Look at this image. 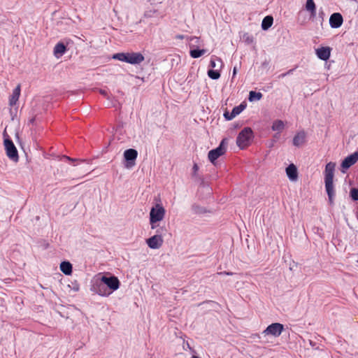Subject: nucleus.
Segmentation results:
<instances>
[{"instance_id": "obj_1", "label": "nucleus", "mask_w": 358, "mask_h": 358, "mask_svg": "<svg viewBox=\"0 0 358 358\" xmlns=\"http://www.w3.org/2000/svg\"><path fill=\"white\" fill-rule=\"evenodd\" d=\"M336 164L334 162H329L327 164L324 170V184L325 189L328 195L329 202L330 204L334 203L335 196V190L334 185V177Z\"/></svg>"}, {"instance_id": "obj_2", "label": "nucleus", "mask_w": 358, "mask_h": 358, "mask_svg": "<svg viewBox=\"0 0 358 358\" xmlns=\"http://www.w3.org/2000/svg\"><path fill=\"white\" fill-rule=\"evenodd\" d=\"M113 59L124 62L131 64H139L144 61V56L141 52H119L112 56Z\"/></svg>"}, {"instance_id": "obj_3", "label": "nucleus", "mask_w": 358, "mask_h": 358, "mask_svg": "<svg viewBox=\"0 0 358 358\" xmlns=\"http://www.w3.org/2000/svg\"><path fill=\"white\" fill-rule=\"evenodd\" d=\"M252 138V130L250 127H245L238 134L236 144L241 149H245L250 144Z\"/></svg>"}, {"instance_id": "obj_4", "label": "nucleus", "mask_w": 358, "mask_h": 358, "mask_svg": "<svg viewBox=\"0 0 358 358\" xmlns=\"http://www.w3.org/2000/svg\"><path fill=\"white\" fill-rule=\"evenodd\" d=\"M164 215L165 210L162 206L157 204L155 207L152 208L150 213V222L152 229L155 228V223L164 219Z\"/></svg>"}, {"instance_id": "obj_5", "label": "nucleus", "mask_w": 358, "mask_h": 358, "mask_svg": "<svg viewBox=\"0 0 358 358\" xmlns=\"http://www.w3.org/2000/svg\"><path fill=\"white\" fill-rule=\"evenodd\" d=\"M227 144V140L224 138L217 148L209 151L208 157L210 162L215 164L216 159L226 152Z\"/></svg>"}, {"instance_id": "obj_6", "label": "nucleus", "mask_w": 358, "mask_h": 358, "mask_svg": "<svg viewBox=\"0 0 358 358\" xmlns=\"http://www.w3.org/2000/svg\"><path fill=\"white\" fill-rule=\"evenodd\" d=\"M284 330L283 324L280 323H273L268 325L265 330L263 331L262 334L265 336H273L274 337H278Z\"/></svg>"}, {"instance_id": "obj_7", "label": "nucleus", "mask_w": 358, "mask_h": 358, "mask_svg": "<svg viewBox=\"0 0 358 358\" xmlns=\"http://www.w3.org/2000/svg\"><path fill=\"white\" fill-rule=\"evenodd\" d=\"M4 146L7 156L13 161L18 160L17 150L10 139L6 138L4 140Z\"/></svg>"}, {"instance_id": "obj_8", "label": "nucleus", "mask_w": 358, "mask_h": 358, "mask_svg": "<svg viewBox=\"0 0 358 358\" xmlns=\"http://www.w3.org/2000/svg\"><path fill=\"white\" fill-rule=\"evenodd\" d=\"M101 282L106 285L111 291L117 290L120 287V281L115 276L106 277L103 275Z\"/></svg>"}, {"instance_id": "obj_9", "label": "nucleus", "mask_w": 358, "mask_h": 358, "mask_svg": "<svg viewBox=\"0 0 358 358\" xmlns=\"http://www.w3.org/2000/svg\"><path fill=\"white\" fill-rule=\"evenodd\" d=\"M163 243L164 239L161 235H155L146 240V243L151 249H159Z\"/></svg>"}, {"instance_id": "obj_10", "label": "nucleus", "mask_w": 358, "mask_h": 358, "mask_svg": "<svg viewBox=\"0 0 358 358\" xmlns=\"http://www.w3.org/2000/svg\"><path fill=\"white\" fill-rule=\"evenodd\" d=\"M358 161V152H355L353 154L348 156L344 159L341 164V167L343 169H348L354 165Z\"/></svg>"}, {"instance_id": "obj_11", "label": "nucleus", "mask_w": 358, "mask_h": 358, "mask_svg": "<svg viewBox=\"0 0 358 358\" xmlns=\"http://www.w3.org/2000/svg\"><path fill=\"white\" fill-rule=\"evenodd\" d=\"M343 22V18L341 13H334L329 18V24L332 28L340 27Z\"/></svg>"}, {"instance_id": "obj_12", "label": "nucleus", "mask_w": 358, "mask_h": 358, "mask_svg": "<svg viewBox=\"0 0 358 358\" xmlns=\"http://www.w3.org/2000/svg\"><path fill=\"white\" fill-rule=\"evenodd\" d=\"M331 48L329 47H322L316 50V55L322 60L327 61L331 55Z\"/></svg>"}, {"instance_id": "obj_13", "label": "nucleus", "mask_w": 358, "mask_h": 358, "mask_svg": "<svg viewBox=\"0 0 358 358\" xmlns=\"http://www.w3.org/2000/svg\"><path fill=\"white\" fill-rule=\"evenodd\" d=\"M286 173L288 178L292 181H295L298 178L297 169L296 166L293 164H289L286 168Z\"/></svg>"}, {"instance_id": "obj_14", "label": "nucleus", "mask_w": 358, "mask_h": 358, "mask_svg": "<svg viewBox=\"0 0 358 358\" xmlns=\"http://www.w3.org/2000/svg\"><path fill=\"white\" fill-rule=\"evenodd\" d=\"M20 92H21V86L20 85H17V86L13 90V94L10 97L9 99V104L10 106H13L16 104L17 102L19 97L20 96Z\"/></svg>"}, {"instance_id": "obj_15", "label": "nucleus", "mask_w": 358, "mask_h": 358, "mask_svg": "<svg viewBox=\"0 0 358 358\" xmlns=\"http://www.w3.org/2000/svg\"><path fill=\"white\" fill-rule=\"evenodd\" d=\"M306 139V133L303 131L298 132L293 138L294 145L299 147L304 143Z\"/></svg>"}, {"instance_id": "obj_16", "label": "nucleus", "mask_w": 358, "mask_h": 358, "mask_svg": "<svg viewBox=\"0 0 358 358\" xmlns=\"http://www.w3.org/2000/svg\"><path fill=\"white\" fill-rule=\"evenodd\" d=\"M244 108H245V106L241 104L238 106L234 107L230 114H229L228 113H225L224 117L227 120H231L234 117H235L236 115L240 114L243 110Z\"/></svg>"}, {"instance_id": "obj_17", "label": "nucleus", "mask_w": 358, "mask_h": 358, "mask_svg": "<svg viewBox=\"0 0 358 358\" xmlns=\"http://www.w3.org/2000/svg\"><path fill=\"white\" fill-rule=\"evenodd\" d=\"M306 9L310 14L311 17H315L316 15V5L313 0H306Z\"/></svg>"}, {"instance_id": "obj_18", "label": "nucleus", "mask_w": 358, "mask_h": 358, "mask_svg": "<svg viewBox=\"0 0 358 358\" xmlns=\"http://www.w3.org/2000/svg\"><path fill=\"white\" fill-rule=\"evenodd\" d=\"M137 156H138V152L134 149H131V148L128 149V150H126L124 152V159L128 162L129 161H134L137 158Z\"/></svg>"}, {"instance_id": "obj_19", "label": "nucleus", "mask_w": 358, "mask_h": 358, "mask_svg": "<svg viewBox=\"0 0 358 358\" xmlns=\"http://www.w3.org/2000/svg\"><path fill=\"white\" fill-rule=\"evenodd\" d=\"M66 48L63 43H58L54 48V55L59 57L65 53Z\"/></svg>"}, {"instance_id": "obj_20", "label": "nucleus", "mask_w": 358, "mask_h": 358, "mask_svg": "<svg viewBox=\"0 0 358 358\" xmlns=\"http://www.w3.org/2000/svg\"><path fill=\"white\" fill-rule=\"evenodd\" d=\"M60 270L66 275H71L72 273V265L69 262H62L60 264Z\"/></svg>"}, {"instance_id": "obj_21", "label": "nucleus", "mask_w": 358, "mask_h": 358, "mask_svg": "<svg viewBox=\"0 0 358 358\" xmlns=\"http://www.w3.org/2000/svg\"><path fill=\"white\" fill-rule=\"evenodd\" d=\"M273 22V18L271 15L266 16L262 22V28L263 30H267L268 28H270Z\"/></svg>"}, {"instance_id": "obj_22", "label": "nucleus", "mask_w": 358, "mask_h": 358, "mask_svg": "<svg viewBox=\"0 0 358 358\" xmlns=\"http://www.w3.org/2000/svg\"><path fill=\"white\" fill-rule=\"evenodd\" d=\"M285 128V124L283 121L277 120L273 122L272 125V130L281 132Z\"/></svg>"}, {"instance_id": "obj_23", "label": "nucleus", "mask_w": 358, "mask_h": 358, "mask_svg": "<svg viewBox=\"0 0 358 358\" xmlns=\"http://www.w3.org/2000/svg\"><path fill=\"white\" fill-rule=\"evenodd\" d=\"M206 52L205 50H191L189 55L192 58H199Z\"/></svg>"}, {"instance_id": "obj_24", "label": "nucleus", "mask_w": 358, "mask_h": 358, "mask_svg": "<svg viewBox=\"0 0 358 358\" xmlns=\"http://www.w3.org/2000/svg\"><path fill=\"white\" fill-rule=\"evenodd\" d=\"M262 97V94L261 92H256L255 91L250 92L249 94V100L252 101L254 100H259Z\"/></svg>"}, {"instance_id": "obj_25", "label": "nucleus", "mask_w": 358, "mask_h": 358, "mask_svg": "<svg viewBox=\"0 0 358 358\" xmlns=\"http://www.w3.org/2000/svg\"><path fill=\"white\" fill-rule=\"evenodd\" d=\"M208 76L213 80H217L220 77V73L218 70H208Z\"/></svg>"}, {"instance_id": "obj_26", "label": "nucleus", "mask_w": 358, "mask_h": 358, "mask_svg": "<svg viewBox=\"0 0 358 358\" xmlns=\"http://www.w3.org/2000/svg\"><path fill=\"white\" fill-rule=\"evenodd\" d=\"M97 293L101 296H108L111 293V292H107L106 289L102 285H99Z\"/></svg>"}, {"instance_id": "obj_27", "label": "nucleus", "mask_w": 358, "mask_h": 358, "mask_svg": "<svg viewBox=\"0 0 358 358\" xmlns=\"http://www.w3.org/2000/svg\"><path fill=\"white\" fill-rule=\"evenodd\" d=\"M350 196L352 200L357 201L358 200V189L352 188L350 192Z\"/></svg>"}, {"instance_id": "obj_28", "label": "nucleus", "mask_w": 358, "mask_h": 358, "mask_svg": "<svg viewBox=\"0 0 358 358\" xmlns=\"http://www.w3.org/2000/svg\"><path fill=\"white\" fill-rule=\"evenodd\" d=\"M216 62H219V63H221L222 61L220 59H216V60L215 59H211L210 62V66L212 67V68H215L216 67Z\"/></svg>"}, {"instance_id": "obj_29", "label": "nucleus", "mask_w": 358, "mask_h": 358, "mask_svg": "<svg viewBox=\"0 0 358 358\" xmlns=\"http://www.w3.org/2000/svg\"><path fill=\"white\" fill-rule=\"evenodd\" d=\"M294 69H290V70H289L287 72H286V73H282L280 76H281V77H285V76H287V75H289V74L292 73V72L294 71Z\"/></svg>"}, {"instance_id": "obj_30", "label": "nucleus", "mask_w": 358, "mask_h": 358, "mask_svg": "<svg viewBox=\"0 0 358 358\" xmlns=\"http://www.w3.org/2000/svg\"><path fill=\"white\" fill-rule=\"evenodd\" d=\"M64 158L67 159V160H69V161H71V162L76 160V159L71 158V157H69L68 156H64Z\"/></svg>"}, {"instance_id": "obj_31", "label": "nucleus", "mask_w": 358, "mask_h": 358, "mask_svg": "<svg viewBox=\"0 0 358 358\" xmlns=\"http://www.w3.org/2000/svg\"><path fill=\"white\" fill-rule=\"evenodd\" d=\"M100 93H101V94H103V96H107V94H107V92H106L105 90H100Z\"/></svg>"}, {"instance_id": "obj_32", "label": "nucleus", "mask_w": 358, "mask_h": 358, "mask_svg": "<svg viewBox=\"0 0 358 358\" xmlns=\"http://www.w3.org/2000/svg\"><path fill=\"white\" fill-rule=\"evenodd\" d=\"M193 169L194 171L196 172L197 170H198V166L197 164H194V166H193Z\"/></svg>"}, {"instance_id": "obj_33", "label": "nucleus", "mask_w": 358, "mask_h": 358, "mask_svg": "<svg viewBox=\"0 0 358 358\" xmlns=\"http://www.w3.org/2000/svg\"><path fill=\"white\" fill-rule=\"evenodd\" d=\"M192 358H200V357H198V356H196V355H193V356L192 357Z\"/></svg>"}, {"instance_id": "obj_34", "label": "nucleus", "mask_w": 358, "mask_h": 358, "mask_svg": "<svg viewBox=\"0 0 358 358\" xmlns=\"http://www.w3.org/2000/svg\"><path fill=\"white\" fill-rule=\"evenodd\" d=\"M224 273L227 274V275H232V273H227V272H224Z\"/></svg>"}, {"instance_id": "obj_35", "label": "nucleus", "mask_w": 358, "mask_h": 358, "mask_svg": "<svg viewBox=\"0 0 358 358\" xmlns=\"http://www.w3.org/2000/svg\"><path fill=\"white\" fill-rule=\"evenodd\" d=\"M178 38H183V36H178Z\"/></svg>"}, {"instance_id": "obj_36", "label": "nucleus", "mask_w": 358, "mask_h": 358, "mask_svg": "<svg viewBox=\"0 0 358 358\" xmlns=\"http://www.w3.org/2000/svg\"><path fill=\"white\" fill-rule=\"evenodd\" d=\"M236 73V69H234V73Z\"/></svg>"}]
</instances>
